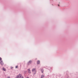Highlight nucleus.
<instances>
[{
	"instance_id": "1",
	"label": "nucleus",
	"mask_w": 78,
	"mask_h": 78,
	"mask_svg": "<svg viewBox=\"0 0 78 78\" xmlns=\"http://www.w3.org/2000/svg\"><path fill=\"white\" fill-rule=\"evenodd\" d=\"M32 71L34 75L35 74H36V68L33 69H32Z\"/></svg>"
},
{
	"instance_id": "2",
	"label": "nucleus",
	"mask_w": 78,
	"mask_h": 78,
	"mask_svg": "<svg viewBox=\"0 0 78 78\" xmlns=\"http://www.w3.org/2000/svg\"><path fill=\"white\" fill-rule=\"evenodd\" d=\"M28 73H31V71H30V69H28Z\"/></svg>"
},
{
	"instance_id": "3",
	"label": "nucleus",
	"mask_w": 78,
	"mask_h": 78,
	"mask_svg": "<svg viewBox=\"0 0 78 78\" xmlns=\"http://www.w3.org/2000/svg\"><path fill=\"white\" fill-rule=\"evenodd\" d=\"M1 64L2 65V66H3V62L2 61H1L0 62Z\"/></svg>"
},
{
	"instance_id": "4",
	"label": "nucleus",
	"mask_w": 78,
	"mask_h": 78,
	"mask_svg": "<svg viewBox=\"0 0 78 78\" xmlns=\"http://www.w3.org/2000/svg\"><path fill=\"white\" fill-rule=\"evenodd\" d=\"M32 62V61H30L29 62L28 64H31Z\"/></svg>"
},
{
	"instance_id": "5",
	"label": "nucleus",
	"mask_w": 78,
	"mask_h": 78,
	"mask_svg": "<svg viewBox=\"0 0 78 78\" xmlns=\"http://www.w3.org/2000/svg\"><path fill=\"white\" fill-rule=\"evenodd\" d=\"M37 64H39L40 63V61H38L37 62Z\"/></svg>"
},
{
	"instance_id": "6",
	"label": "nucleus",
	"mask_w": 78,
	"mask_h": 78,
	"mask_svg": "<svg viewBox=\"0 0 78 78\" xmlns=\"http://www.w3.org/2000/svg\"><path fill=\"white\" fill-rule=\"evenodd\" d=\"M44 77V76L43 75H41V78H43Z\"/></svg>"
},
{
	"instance_id": "7",
	"label": "nucleus",
	"mask_w": 78,
	"mask_h": 78,
	"mask_svg": "<svg viewBox=\"0 0 78 78\" xmlns=\"http://www.w3.org/2000/svg\"><path fill=\"white\" fill-rule=\"evenodd\" d=\"M3 70H4V71H6V70L5 68H3Z\"/></svg>"
},
{
	"instance_id": "8",
	"label": "nucleus",
	"mask_w": 78,
	"mask_h": 78,
	"mask_svg": "<svg viewBox=\"0 0 78 78\" xmlns=\"http://www.w3.org/2000/svg\"><path fill=\"white\" fill-rule=\"evenodd\" d=\"M41 71H42V73H44V70L42 69L41 70Z\"/></svg>"
},
{
	"instance_id": "9",
	"label": "nucleus",
	"mask_w": 78,
	"mask_h": 78,
	"mask_svg": "<svg viewBox=\"0 0 78 78\" xmlns=\"http://www.w3.org/2000/svg\"><path fill=\"white\" fill-rule=\"evenodd\" d=\"M0 61H2V58L0 57Z\"/></svg>"
},
{
	"instance_id": "10",
	"label": "nucleus",
	"mask_w": 78,
	"mask_h": 78,
	"mask_svg": "<svg viewBox=\"0 0 78 78\" xmlns=\"http://www.w3.org/2000/svg\"><path fill=\"white\" fill-rule=\"evenodd\" d=\"M17 67H18V66H16V68H17Z\"/></svg>"
},
{
	"instance_id": "11",
	"label": "nucleus",
	"mask_w": 78,
	"mask_h": 78,
	"mask_svg": "<svg viewBox=\"0 0 78 78\" xmlns=\"http://www.w3.org/2000/svg\"><path fill=\"white\" fill-rule=\"evenodd\" d=\"M7 78H10V77H7Z\"/></svg>"
},
{
	"instance_id": "12",
	"label": "nucleus",
	"mask_w": 78,
	"mask_h": 78,
	"mask_svg": "<svg viewBox=\"0 0 78 78\" xmlns=\"http://www.w3.org/2000/svg\"><path fill=\"white\" fill-rule=\"evenodd\" d=\"M58 6H59V5H58Z\"/></svg>"
}]
</instances>
